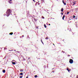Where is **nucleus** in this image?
<instances>
[{
	"label": "nucleus",
	"instance_id": "obj_1",
	"mask_svg": "<svg viewBox=\"0 0 78 78\" xmlns=\"http://www.w3.org/2000/svg\"><path fill=\"white\" fill-rule=\"evenodd\" d=\"M12 12V11L11 9H9L7 10L6 11V14H7V17H8L9 15L11 14V13Z\"/></svg>",
	"mask_w": 78,
	"mask_h": 78
},
{
	"label": "nucleus",
	"instance_id": "obj_2",
	"mask_svg": "<svg viewBox=\"0 0 78 78\" xmlns=\"http://www.w3.org/2000/svg\"><path fill=\"white\" fill-rule=\"evenodd\" d=\"M69 62L70 64H72L73 62V61L72 59H70L69 60Z\"/></svg>",
	"mask_w": 78,
	"mask_h": 78
},
{
	"label": "nucleus",
	"instance_id": "obj_3",
	"mask_svg": "<svg viewBox=\"0 0 78 78\" xmlns=\"http://www.w3.org/2000/svg\"><path fill=\"white\" fill-rule=\"evenodd\" d=\"M12 0H10V1H9V3L11 4L12 3Z\"/></svg>",
	"mask_w": 78,
	"mask_h": 78
},
{
	"label": "nucleus",
	"instance_id": "obj_4",
	"mask_svg": "<svg viewBox=\"0 0 78 78\" xmlns=\"http://www.w3.org/2000/svg\"><path fill=\"white\" fill-rule=\"evenodd\" d=\"M62 2L64 4V5H66V3L64 2V0H62Z\"/></svg>",
	"mask_w": 78,
	"mask_h": 78
},
{
	"label": "nucleus",
	"instance_id": "obj_5",
	"mask_svg": "<svg viewBox=\"0 0 78 78\" xmlns=\"http://www.w3.org/2000/svg\"><path fill=\"white\" fill-rule=\"evenodd\" d=\"M65 15H64L62 18V20H64V18H65Z\"/></svg>",
	"mask_w": 78,
	"mask_h": 78
},
{
	"label": "nucleus",
	"instance_id": "obj_6",
	"mask_svg": "<svg viewBox=\"0 0 78 78\" xmlns=\"http://www.w3.org/2000/svg\"><path fill=\"white\" fill-rule=\"evenodd\" d=\"M63 10H64V9L63 8H62V9H61V11H62V12H63Z\"/></svg>",
	"mask_w": 78,
	"mask_h": 78
},
{
	"label": "nucleus",
	"instance_id": "obj_7",
	"mask_svg": "<svg viewBox=\"0 0 78 78\" xmlns=\"http://www.w3.org/2000/svg\"><path fill=\"white\" fill-rule=\"evenodd\" d=\"M2 72H3V73H5V70H2Z\"/></svg>",
	"mask_w": 78,
	"mask_h": 78
},
{
	"label": "nucleus",
	"instance_id": "obj_8",
	"mask_svg": "<svg viewBox=\"0 0 78 78\" xmlns=\"http://www.w3.org/2000/svg\"><path fill=\"white\" fill-rule=\"evenodd\" d=\"M13 34V33L11 32V33H10L9 34H10V35H12Z\"/></svg>",
	"mask_w": 78,
	"mask_h": 78
},
{
	"label": "nucleus",
	"instance_id": "obj_9",
	"mask_svg": "<svg viewBox=\"0 0 78 78\" xmlns=\"http://www.w3.org/2000/svg\"><path fill=\"white\" fill-rule=\"evenodd\" d=\"M12 64H13V65H15L16 64V62H12Z\"/></svg>",
	"mask_w": 78,
	"mask_h": 78
},
{
	"label": "nucleus",
	"instance_id": "obj_10",
	"mask_svg": "<svg viewBox=\"0 0 78 78\" xmlns=\"http://www.w3.org/2000/svg\"><path fill=\"white\" fill-rule=\"evenodd\" d=\"M20 75H23V73H20Z\"/></svg>",
	"mask_w": 78,
	"mask_h": 78
},
{
	"label": "nucleus",
	"instance_id": "obj_11",
	"mask_svg": "<svg viewBox=\"0 0 78 78\" xmlns=\"http://www.w3.org/2000/svg\"><path fill=\"white\" fill-rule=\"evenodd\" d=\"M37 75H35V76H34L35 78H37Z\"/></svg>",
	"mask_w": 78,
	"mask_h": 78
},
{
	"label": "nucleus",
	"instance_id": "obj_12",
	"mask_svg": "<svg viewBox=\"0 0 78 78\" xmlns=\"http://www.w3.org/2000/svg\"><path fill=\"white\" fill-rule=\"evenodd\" d=\"M44 27L45 28H47V26L46 25H45V24H44Z\"/></svg>",
	"mask_w": 78,
	"mask_h": 78
},
{
	"label": "nucleus",
	"instance_id": "obj_13",
	"mask_svg": "<svg viewBox=\"0 0 78 78\" xmlns=\"http://www.w3.org/2000/svg\"><path fill=\"white\" fill-rule=\"evenodd\" d=\"M41 42L42 43V44H44V43H43L42 40L41 39Z\"/></svg>",
	"mask_w": 78,
	"mask_h": 78
},
{
	"label": "nucleus",
	"instance_id": "obj_14",
	"mask_svg": "<svg viewBox=\"0 0 78 78\" xmlns=\"http://www.w3.org/2000/svg\"><path fill=\"white\" fill-rule=\"evenodd\" d=\"M20 71L21 72H22V71H23V69H21L20 70Z\"/></svg>",
	"mask_w": 78,
	"mask_h": 78
},
{
	"label": "nucleus",
	"instance_id": "obj_15",
	"mask_svg": "<svg viewBox=\"0 0 78 78\" xmlns=\"http://www.w3.org/2000/svg\"><path fill=\"white\" fill-rule=\"evenodd\" d=\"M34 20L35 22H36L37 21V20L36 19H35V18H34Z\"/></svg>",
	"mask_w": 78,
	"mask_h": 78
},
{
	"label": "nucleus",
	"instance_id": "obj_16",
	"mask_svg": "<svg viewBox=\"0 0 78 78\" xmlns=\"http://www.w3.org/2000/svg\"><path fill=\"white\" fill-rule=\"evenodd\" d=\"M48 38V37H46L45 38L46 40H47Z\"/></svg>",
	"mask_w": 78,
	"mask_h": 78
},
{
	"label": "nucleus",
	"instance_id": "obj_17",
	"mask_svg": "<svg viewBox=\"0 0 78 78\" xmlns=\"http://www.w3.org/2000/svg\"><path fill=\"white\" fill-rule=\"evenodd\" d=\"M42 18L43 19H44V17H43V16H42Z\"/></svg>",
	"mask_w": 78,
	"mask_h": 78
},
{
	"label": "nucleus",
	"instance_id": "obj_18",
	"mask_svg": "<svg viewBox=\"0 0 78 78\" xmlns=\"http://www.w3.org/2000/svg\"><path fill=\"white\" fill-rule=\"evenodd\" d=\"M78 10V9H73V10Z\"/></svg>",
	"mask_w": 78,
	"mask_h": 78
},
{
	"label": "nucleus",
	"instance_id": "obj_19",
	"mask_svg": "<svg viewBox=\"0 0 78 78\" xmlns=\"http://www.w3.org/2000/svg\"><path fill=\"white\" fill-rule=\"evenodd\" d=\"M69 12H67V14H69Z\"/></svg>",
	"mask_w": 78,
	"mask_h": 78
},
{
	"label": "nucleus",
	"instance_id": "obj_20",
	"mask_svg": "<svg viewBox=\"0 0 78 78\" xmlns=\"http://www.w3.org/2000/svg\"><path fill=\"white\" fill-rule=\"evenodd\" d=\"M67 70H68V71H69V72L70 71V70L68 69H67Z\"/></svg>",
	"mask_w": 78,
	"mask_h": 78
},
{
	"label": "nucleus",
	"instance_id": "obj_21",
	"mask_svg": "<svg viewBox=\"0 0 78 78\" xmlns=\"http://www.w3.org/2000/svg\"><path fill=\"white\" fill-rule=\"evenodd\" d=\"M75 17H76V16H75L74 15H73V18H75Z\"/></svg>",
	"mask_w": 78,
	"mask_h": 78
},
{
	"label": "nucleus",
	"instance_id": "obj_22",
	"mask_svg": "<svg viewBox=\"0 0 78 78\" xmlns=\"http://www.w3.org/2000/svg\"><path fill=\"white\" fill-rule=\"evenodd\" d=\"M43 2H45V0H43Z\"/></svg>",
	"mask_w": 78,
	"mask_h": 78
},
{
	"label": "nucleus",
	"instance_id": "obj_23",
	"mask_svg": "<svg viewBox=\"0 0 78 78\" xmlns=\"http://www.w3.org/2000/svg\"><path fill=\"white\" fill-rule=\"evenodd\" d=\"M61 14H62V15H63V13H62V12H61Z\"/></svg>",
	"mask_w": 78,
	"mask_h": 78
},
{
	"label": "nucleus",
	"instance_id": "obj_24",
	"mask_svg": "<svg viewBox=\"0 0 78 78\" xmlns=\"http://www.w3.org/2000/svg\"><path fill=\"white\" fill-rule=\"evenodd\" d=\"M23 77V76H20V78H22Z\"/></svg>",
	"mask_w": 78,
	"mask_h": 78
},
{
	"label": "nucleus",
	"instance_id": "obj_25",
	"mask_svg": "<svg viewBox=\"0 0 78 78\" xmlns=\"http://www.w3.org/2000/svg\"><path fill=\"white\" fill-rule=\"evenodd\" d=\"M76 78H78V75H77Z\"/></svg>",
	"mask_w": 78,
	"mask_h": 78
},
{
	"label": "nucleus",
	"instance_id": "obj_26",
	"mask_svg": "<svg viewBox=\"0 0 78 78\" xmlns=\"http://www.w3.org/2000/svg\"><path fill=\"white\" fill-rule=\"evenodd\" d=\"M76 4V3H74V4H73V5H74L75 4Z\"/></svg>",
	"mask_w": 78,
	"mask_h": 78
},
{
	"label": "nucleus",
	"instance_id": "obj_27",
	"mask_svg": "<svg viewBox=\"0 0 78 78\" xmlns=\"http://www.w3.org/2000/svg\"><path fill=\"white\" fill-rule=\"evenodd\" d=\"M33 1L35 2H36V1L34 0H33Z\"/></svg>",
	"mask_w": 78,
	"mask_h": 78
},
{
	"label": "nucleus",
	"instance_id": "obj_28",
	"mask_svg": "<svg viewBox=\"0 0 78 78\" xmlns=\"http://www.w3.org/2000/svg\"><path fill=\"white\" fill-rule=\"evenodd\" d=\"M22 37H24V35H22Z\"/></svg>",
	"mask_w": 78,
	"mask_h": 78
},
{
	"label": "nucleus",
	"instance_id": "obj_29",
	"mask_svg": "<svg viewBox=\"0 0 78 78\" xmlns=\"http://www.w3.org/2000/svg\"><path fill=\"white\" fill-rule=\"evenodd\" d=\"M26 78H28V76H27Z\"/></svg>",
	"mask_w": 78,
	"mask_h": 78
},
{
	"label": "nucleus",
	"instance_id": "obj_30",
	"mask_svg": "<svg viewBox=\"0 0 78 78\" xmlns=\"http://www.w3.org/2000/svg\"><path fill=\"white\" fill-rule=\"evenodd\" d=\"M36 28H37V29L38 28V27H37Z\"/></svg>",
	"mask_w": 78,
	"mask_h": 78
},
{
	"label": "nucleus",
	"instance_id": "obj_31",
	"mask_svg": "<svg viewBox=\"0 0 78 78\" xmlns=\"http://www.w3.org/2000/svg\"><path fill=\"white\" fill-rule=\"evenodd\" d=\"M74 34H75V33H74V34H73V35H74Z\"/></svg>",
	"mask_w": 78,
	"mask_h": 78
},
{
	"label": "nucleus",
	"instance_id": "obj_32",
	"mask_svg": "<svg viewBox=\"0 0 78 78\" xmlns=\"http://www.w3.org/2000/svg\"><path fill=\"white\" fill-rule=\"evenodd\" d=\"M63 51V53H65V51Z\"/></svg>",
	"mask_w": 78,
	"mask_h": 78
},
{
	"label": "nucleus",
	"instance_id": "obj_33",
	"mask_svg": "<svg viewBox=\"0 0 78 78\" xmlns=\"http://www.w3.org/2000/svg\"><path fill=\"white\" fill-rule=\"evenodd\" d=\"M70 56V55H68V56Z\"/></svg>",
	"mask_w": 78,
	"mask_h": 78
},
{
	"label": "nucleus",
	"instance_id": "obj_34",
	"mask_svg": "<svg viewBox=\"0 0 78 78\" xmlns=\"http://www.w3.org/2000/svg\"><path fill=\"white\" fill-rule=\"evenodd\" d=\"M49 25H50V24H49Z\"/></svg>",
	"mask_w": 78,
	"mask_h": 78
},
{
	"label": "nucleus",
	"instance_id": "obj_35",
	"mask_svg": "<svg viewBox=\"0 0 78 78\" xmlns=\"http://www.w3.org/2000/svg\"><path fill=\"white\" fill-rule=\"evenodd\" d=\"M16 51V50H14V51Z\"/></svg>",
	"mask_w": 78,
	"mask_h": 78
},
{
	"label": "nucleus",
	"instance_id": "obj_36",
	"mask_svg": "<svg viewBox=\"0 0 78 78\" xmlns=\"http://www.w3.org/2000/svg\"><path fill=\"white\" fill-rule=\"evenodd\" d=\"M73 34V33L71 32V34Z\"/></svg>",
	"mask_w": 78,
	"mask_h": 78
},
{
	"label": "nucleus",
	"instance_id": "obj_37",
	"mask_svg": "<svg viewBox=\"0 0 78 78\" xmlns=\"http://www.w3.org/2000/svg\"><path fill=\"white\" fill-rule=\"evenodd\" d=\"M12 51V50H11V51Z\"/></svg>",
	"mask_w": 78,
	"mask_h": 78
},
{
	"label": "nucleus",
	"instance_id": "obj_38",
	"mask_svg": "<svg viewBox=\"0 0 78 78\" xmlns=\"http://www.w3.org/2000/svg\"><path fill=\"white\" fill-rule=\"evenodd\" d=\"M23 60H24V61H25V59H24Z\"/></svg>",
	"mask_w": 78,
	"mask_h": 78
},
{
	"label": "nucleus",
	"instance_id": "obj_39",
	"mask_svg": "<svg viewBox=\"0 0 78 78\" xmlns=\"http://www.w3.org/2000/svg\"><path fill=\"white\" fill-rule=\"evenodd\" d=\"M53 44L54 45V44Z\"/></svg>",
	"mask_w": 78,
	"mask_h": 78
},
{
	"label": "nucleus",
	"instance_id": "obj_40",
	"mask_svg": "<svg viewBox=\"0 0 78 78\" xmlns=\"http://www.w3.org/2000/svg\"><path fill=\"white\" fill-rule=\"evenodd\" d=\"M53 73H54V72H53Z\"/></svg>",
	"mask_w": 78,
	"mask_h": 78
},
{
	"label": "nucleus",
	"instance_id": "obj_41",
	"mask_svg": "<svg viewBox=\"0 0 78 78\" xmlns=\"http://www.w3.org/2000/svg\"><path fill=\"white\" fill-rule=\"evenodd\" d=\"M37 41H38V40H37Z\"/></svg>",
	"mask_w": 78,
	"mask_h": 78
},
{
	"label": "nucleus",
	"instance_id": "obj_42",
	"mask_svg": "<svg viewBox=\"0 0 78 78\" xmlns=\"http://www.w3.org/2000/svg\"><path fill=\"white\" fill-rule=\"evenodd\" d=\"M6 15H5V16Z\"/></svg>",
	"mask_w": 78,
	"mask_h": 78
}]
</instances>
